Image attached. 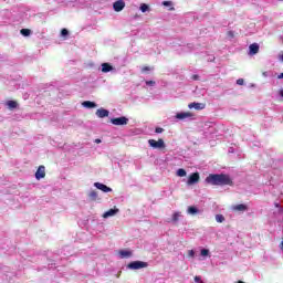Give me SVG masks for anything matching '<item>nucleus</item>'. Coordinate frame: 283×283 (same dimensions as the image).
I'll return each mask as SVG.
<instances>
[{
  "label": "nucleus",
  "mask_w": 283,
  "mask_h": 283,
  "mask_svg": "<svg viewBox=\"0 0 283 283\" xmlns=\"http://www.w3.org/2000/svg\"><path fill=\"white\" fill-rule=\"evenodd\" d=\"M206 182L207 185H212L214 187H224L227 185L229 187H233V180L229 175L224 174H210L206 178Z\"/></svg>",
  "instance_id": "1"
},
{
  "label": "nucleus",
  "mask_w": 283,
  "mask_h": 283,
  "mask_svg": "<svg viewBox=\"0 0 283 283\" xmlns=\"http://www.w3.org/2000/svg\"><path fill=\"white\" fill-rule=\"evenodd\" d=\"M149 266V263L145 261H133L127 264V269H130V271H138V269H147Z\"/></svg>",
  "instance_id": "2"
},
{
  "label": "nucleus",
  "mask_w": 283,
  "mask_h": 283,
  "mask_svg": "<svg viewBox=\"0 0 283 283\" xmlns=\"http://www.w3.org/2000/svg\"><path fill=\"white\" fill-rule=\"evenodd\" d=\"M148 145L153 147V149H165V140L163 138L156 139H149Z\"/></svg>",
  "instance_id": "3"
},
{
  "label": "nucleus",
  "mask_w": 283,
  "mask_h": 283,
  "mask_svg": "<svg viewBox=\"0 0 283 283\" xmlns=\"http://www.w3.org/2000/svg\"><path fill=\"white\" fill-rule=\"evenodd\" d=\"M111 123L116 126L127 125V123H129V119L125 116H122V117L112 118Z\"/></svg>",
  "instance_id": "4"
},
{
  "label": "nucleus",
  "mask_w": 283,
  "mask_h": 283,
  "mask_svg": "<svg viewBox=\"0 0 283 283\" xmlns=\"http://www.w3.org/2000/svg\"><path fill=\"white\" fill-rule=\"evenodd\" d=\"M198 182H200V174L193 172L189 176L187 185L191 186V185H196Z\"/></svg>",
  "instance_id": "5"
},
{
  "label": "nucleus",
  "mask_w": 283,
  "mask_h": 283,
  "mask_svg": "<svg viewBox=\"0 0 283 283\" xmlns=\"http://www.w3.org/2000/svg\"><path fill=\"white\" fill-rule=\"evenodd\" d=\"M113 9L115 12H123L125 10V1L123 0H117L113 3Z\"/></svg>",
  "instance_id": "6"
},
{
  "label": "nucleus",
  "mask_w": 283,
  "mask_h": 283,
  "mask_svg": "<svg viewBox=\"0 0 283 283\" xmlns=\"http://www.w3.org/2000/svg\"><path fill=\"white\" fill-rule=\"evenodd\" d=\"M258 52H260V44H258V43L250 44L249 55L250 56H255V54H258Z\"/></svg>",
  "instance_id": "7"
},
{
  "label": "nucleus",
  "mask_w": 283,
  "mask_h": 283,
  "mask_svg": "<svg viewBox=\"0 0 283 283\" xmlns=\"http://www.w3.org/2000/svg\"><path fill=\"white\" fill-rule=\"evenodd\" d=\"M189 109H197V112H200V109H205V107H207V105L205 103H190L188 105Z\"/></svg>",
  "instance_id": "8"
},
{
  "label": "nucleus",
  "mask_w": 283,
  "mask_h": 283,
  "mask_svg": "<svg viewBox=\"0 0 283 283\" xmlns=\"http://www.w3.org/2000/svg\"><path fill=\"white\" fill-rule=\"evenodd\" d=\"M43 178H45V166H39L35 172V179L41 180Z\"/></svg>",
  "instance_id": "9"
},
{
  "label": "nucleus",
  "mask_w": 283,
  "mask_h": 283,
  "mask_svg": "<svg viewBox=\"0 0 283 283\" xmlns=\"http://www.w3.org/2000/svg\"><path fill=\"white\" fill-rule=\"evenodd\" d=\"M94 187H96V189H99V191H103L104 193H109V191H112V188L101 182H95Z\"/></svg>",
  "instance_id": "10"
},
{
  "label": "nucleus",
  "mask_w": 283,
  "mask_h": 283,
  "mask_svg": "<svg viewBox=\"0 0 283 283\" xmlns=\"http://www.w3.org/2000/svg\"><path fill=\"white\" fill-rule=\"evenodd\" d=\"M193 114L191 112L176 114V118H178V120H185V118H191Z\"/></svg>",
  "instance_id": "11"
},
{
  "label": "nucleus",
  "mask_w": 283,
  "mask_h": 283,
  "mask_svg": "<svg viewBox=\"0 0 283 283\" xmlns=\"http://www.w3.org/2000/svg\"><path fill=\"white\" fill-rule=\"evenodd\" d=\"M96 116H98V118H107V116H109V111L105 108H98L96 111Z\"/></svg>",
  "instance_id": "12"
},
{
  "label": "nucleus",
  "mask_w": 283,
  "mask_h": 283,
  "mask_svg": "<svg viewBox=\"0 0 283 283\" xmlns=\"http://www.w3.org/2000/svg\"><path fill=\"white\" fill-rule=\"evenodd\" d=\"M118 213V209H109L103 214V218H112V216H116Z\"/></svg>",
  "instance_id": "13"
},
{
  "label": "nucleus",
  "mask_w": 283,
  "mask_h": 283,
  "mask_svg": "<svg viewBox=\"0 0 283 283\" xmlns=\"http://www.w3.org/2000/svg\"><path fill=\"white\" fill-rule=\"evenodd\" d=\"M112 70H114V67L112 66V64L109 63H103L102 64V72H104L105 74L107 72H112Z\"/></svg>",
  "instance_id": "14"
},
{
  "label": "nucleus",
  "mask_w": 283,
  "mask_h": 283,
  "mask_svg": "<svg viewBox=\"0 0 283 283\" xmlns=\"http://www.w3.org/2000/svg\"><path fill=\"white\" fill-rule=\"evenodd\" d=\"M233 210H234V211H248L249 208L247 207V205L240 203V205L234 206V207H233Z\"/></svg>",
  "instance_id": "15"
},
{
  "label": "nucleus",
  "mask_w": 283,
  "mask_h": 283,
  "mask_svg": "<svg viewBox=\"0 0 283 283\" xmlns=\"http://www.w3.org/2000/svg\"><path fill=\"white\" fill-rule=\"evenodd\" d=\"M7 107L9 109H17V107H19V103H17V101H8L7 102Z\"/></svg>",
  "instance_id": "16"
},
{
  "label": "nucleus",
  "mask_w": 283,
  "mask_h": 283,
  "mask_svg": "<svg viewBox=\"0 0 283 283\" xmlns=\"http://www.w3.org/2000/svg\"><path fill=\"white\" fill-rule=\"evenodd\" d=\"M82 105H83V107H86L88 109H94V107H96V103L90 102V101L83 102Z\"/></svg>",
  "instance_id": "17"
},
{
  "label": "nucleus",
  "mask_w": 283,
  "mask_h": 283,
  "mask_svg": "<svg viewBox=\"0 0 283 283\" xmlns=\"http://www.w3.org/2000/svg\"><path fill=\"white\" fill-rule=\"evenodd\" d=\"M119 255H120L122 258H132V251L120 250V251H119Z\"/></svg>",
  "instance_id": "18"
},
{
  "label": "nucleus",
  "mask_w": 283,
  "mask_h": 283,
  "mask_svg": "<svg viewBox=\"0 0 283 283\" xmlns=\"http://www.w3.org/2000/svg\"><path fill=\"white\" fill-rule=\"evenodd\" d=\"M198 211H199L198 208H196L193 206L188 207V213L190 216H196V213H198Z\"/></svg>",
  "instance_id": "19"
},
{
  "label": "nucleus",
  "mask_w": 283,
  "mask_h": 283,
  "mask_svg": "<svg viewBox=\"0 0 283 283\" xmlns=\"http://www.w3.org/2000/svg\"><path fill=\"white\" fill-rule=\"evenodd\" d=\"M177 176H179V178H185V176H187V170L179 168L177 170Z\"/></svg>",
  "instance_id": "20"
},
{
  "label": "nucleus",
  "mask_w": 283,
  "mask_h": 283,
  "mask_svg": "<svg viewBox=\"0 0 283 283\" xmlns=\"http://www.w3.org/2000/svg\"><path fill=\"white\" fill-rule=\"evenodd\" d=\"M20 33L22 34V36H30V34H32V31L30 29H22L20 30Z\"/></svg>",
  "instance_id": "21"
},
{
  "label": "nucleus",
  "mask_w": 283,
  "mask_h": 283,
  "mask_svg": "<svg viewBox=\"0 0 283 283\" xmlns=\"http://www.w3.org/2000/svg\"><path fill=\"white\" fill-rule=\"evenodd\" d=\"M139 10H140L142 12H148V10H149V4H147V3H142L140 7H139Z\"/></svg>",
  "instance_id": "22"
},
{
  "label": "nucleus",
  "mask_w": 283,
  "mask_h": 283,
  "mask_svg": "<svg viewBox=\"0 0 283 283\" xmlns=\"http://www.w3.org/2000/svg\"><path fill=\"white\" fill-rule=\"evenodd\" d=\"M88 197L91 200H96V198H98V192L93 190L88 193Z\"/></svg>",
  "instance_id": "23"
},
{
  "label": "nucleus",
  "mask_w": 283,
  "mask_h": 283,
  "mask_svg": "<svg viewBox=\"0 0 283 283\" xmlns=\"http://www.w3.org/2000/svg\"><path fill=\"white\" fill-rule=\"evenodd\" d=\"M178 220H180V212H175L172 214V222H178Z\"/></svg>",
  "instance_id": "24"
},
{
  "label": "nucleus",
  "mask_w": 283,
  "mask_h": 283,
  "mask_svg": "<svg viewBox=\"0 0 283 283\" xmlns=\"http://www.w3.org/2000/svg\"><path fill=\"white\" fill-rule=\"evenodd\" d=\"M216 221L219 222V223L224 222V216H222V214H217V216H216Z\"/></svg>",
  "instance_id": "25"
},
{
  "label": "nucleus",
  "mask_w": 283,
  "mask_h": 283,
  "mask_svg": "<svg viewBox=\"0 0 283 283\" xmlns=\"http://www.w3.org/2000/svg\"><path fill=\"white\" fill-rule=\"evenodd\" d=\"M201 255H202L203 258H206L207 255H209V250H208V249H202V250H201Z\"/></svg>",
  "instance_id": "26"
},
{
  "label": "nucleus",
  "mask_w": 283,
  "mask_h": 283,
  "mask_svg": "<svg viewBox=\"0 0 283 283\" xmlns=\"http://www.w3.org/2000/svg\"><path fill=\"white\" fill-rule=\"evenodd\" d=\"M67 34H70V31H67V29H62L61 35L62 36H67Z\"/></svg>",
  "instance_id": "27"
},
{
  "label": "nucleus",
  "mask_w": 283,
  "mask_h": 283,
  "mask_svg": "<svg viewBox=\"0 0 283 283\" xmlns=\"http://www.w3.org/2000/svg\"><path fill=\"white\" fill-rule=\"evenodd\" d=\"M155 132H156V134H163V132H165V129H164V128H160V127H157V128L155 129Z\"/></svg>",
  "instance_id": "28"
},
{
  "label": "nucleus",
  "mask_w": 283,
  "mask_h": 283,
  "mask_svg": "<svg viewBox=\"0 0 283 283\" xmlns=\"http://www.w3.org/2000/svg\"><path fill=\"white\" fill-rule=\"evenodd\" d=\"M150 70H151V67H149V66H144V67L142 69V72H143V73L149 72Z\"/></svg>",
  "instance_id": "29"
},
{
  "label": "nucleus",
  "mask_w": 283,
  "mask_h": 283,
  "mask_svg": "<svg viewBox=\"0 0 283 283\" xmlns=\"http://www.w3.org/2000/svg\"><path fill=\"white\" fill-rule=\"evenodd\" d=\"M237 85H244V80L243 78L237 80Z\"/></svg>",
  "instance_id": "30"
},
{
  "label": "nucleus",
  "mask_w": 283,
  "mask_h": 283,
  "mask_svg": "<svg viewBox=\"0 0 283 283\" xmlns=\"http://www.w3.org/2000/svg\"><path fill=\"white\" fill-rule=\"evenodd\" d=\"M163 6H165L166 8H169V6H171V1H164Z\"/></svg>",
  "instance_id": "31"
},
{
  "label": "nucleus",
  "mask_w": 283,
  "mask_h": 283,
  "mask_svg": "<svg viewBox=\"0 0 283 283\" xmlns=\"http://www.w3.org/2000/svg\"><path fill=\"white\" fill-rule=\"evenodd\" d=\"M188 255L189 258H193V255H196V252L193 250H189Z\"/></svg>",
  "instance_id": "32"
},
{
  "label": "nucleus",
  "mask_w": 283,
  "mask_h": 283,
  "mask_svg": "<svg viewBox=\"0 0 283 283\" xmlns=\"http://www.w3.org/2000/svg\"><path fill=\"white\" fill-rule=\"evenodd\" d=\"M146 85H156V82H154V81H147V82H146Z\"/></svg>",
  "instance_id": "33"
},
{
  "label": "nucleus",
  "mask_w": 283,
  "mask_h": 283,
  "mask_svg": "<svg viewBox=\"0 0 283 283\" xmlns=\"http://www.w3.org/2000/svg\"><path fill=\"white\" fill-rule=\"evenodd\" d=\"M277 78H283V72L277 76Z\"/></svg>",
  "instance_id": "34"
},
{
  "label": "nucleus",
  "mask_w": 283,
  "mask_h": 283,
  "mask_svg": "<svg viewBox=\"0 0 283 283\" xmlns=\"http://www.w3.org/2000/svg\"><path fill=\"white\" fill-rule=\"evenodd\" d=\"M280 96L283 98V90L280 91Z\"/></svg>",
  "instance_id": "35"
},
{
  "label": "nucleus",
  "mask_w": 283,
  "mask_h": 283,
  "mask_svg": "<svg viewBox=\"0 0 283 283\" xmlns=\"http://www.w3.org/2000/svg\"><path fill=\"white\" fill-rule=\"evenodd\" d=\"M229 35H230V36H233V32L230 31V32H229Z\"/></svg>",
  "instance_id": "36"
},
{
  "label": "nucleus",
  "mask_w": 283,
  "mask_h": 283,
  "mask_svg": "<svg viewBox=\"0 0 283 283\" xmlns=\"http://www.w3.org/2000/svg\"><path fill=\"white\" fill-rule=\"evenodd\" d=\"M195 81L198 78V75H193Z\"/></svg>",
  "instance_id": "37"
},
{
  "label": "nucleus",
  "mask_w": 283,
  "mask_h": 283,
  "mask_svg": "<svg viewBox=\"0 0 283 283\" xmlns=\"http://www.w3.org/2000/svg\"><path fill=\"white\" fill-rule=\"evenodd\" d=\"M96 143H101V139H96Z\"/></svg>",
  "instance_id": "38"
},
{
  "label": "nucleus",
  "mask_w": 283,
  "mask_h": 283,
  "mask_svg": "<svg viewBox=\"0 0 283 283\" xmlns=\"http://www.w3.org/2000/svg\"><path fill=\"white\" fill-rule=\"evenodd\" d=\"M281 61H283V54L281 55Z\"/></svg>",
  "instance_id": "39"
},
{
  "label": "nucleus",
  "mask_w": 283,
  "mask_h": 283,
  "mask_svg": "<svg viewBox=\"0 0 283 283\" xmlns=\"http://www.w3.org/2000/svg\"><path fill=\"white\" fill-rule=\"evenodd\" d=\"M281 244H282V249H283V241H282V243H281Z\"/></svg>",
  "instance_id": "40"
}]
</instances>
